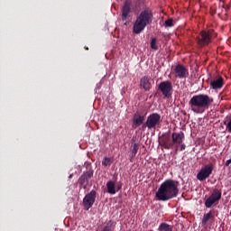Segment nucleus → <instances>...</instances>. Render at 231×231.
Wrapping results in <instances>:
<instances>
[{
    "label": "nucleus",
    "mask_w": 231,
    "mask_h": 231,
    "mask_svg": "<svg viewBox=\"0 0 231 231\" xmlns=\"http://www.w3.org/2000/svg\"><path fill=\"white\" fill-rule=\"evenodd\" d=\"M164 26H166L168 28L174 26V20H172V19L166 20L164 23Z\"/></svg>",
    "instance_id": "nucleus-25"
},
{
    "label": "nucleus",
    "mask_w": 231,
    "mask_h": 231,
    "mask_svg": "<svg viewBox=\"0 0 231 231\" xmlns=\"http://www.w3.org/2000/svg\"><path fill=\"white\" fill-rule=\"evenodd\" d=\"M158 89L161 90L163 97L170 98L172 95V83L169 80L162 81L158 86Z\"/></svg>",
    "instance_id": "nucleus-9"
},
{
    "label": "nucleus",
    "mask_w": 231,
    "mask_h": 231,
    "mask_svg": "<svg viewBox=\"0 0 231 231\" xmlns=\"http://www.w3.org/2000/svg\"><path fill=\"white\" fill-rule=\"evenodd\" d=\"M106 189H107L108 194H116V189L115 188V182H113V180H109L106 183Z\"/></svg>",
    "instance_id": "nucleus-18"
},
{
    "label": "nucleus",
    "mask_w": 231,
    "mask_h": 231,
    "mask_svg": "<svg viewBox=\"0 0 231 231\" xmlns=\"http://www.w3.org/2000/svg\"><path fill=\"white\" fill-rule=\"evenodd\" d=\"M209 197H211L215 201H219V199H221V190L215 189Z\"/></svg>",
    "instance_id": "nucleus-20"
},
{
    "label": "nucleus",
    "mask_w": 231,
    "mask_h": 231,
    "mask_svg": "<svg viewBox=\"0 0 231 231\" xmlns=\"http://www.w3.org/2000/svg\"><path fill=\"white\" fill-rule=\"evenodd\" d=\"M214 102V98L210 97L207 94H199L193 96L189 101V109L196 113V115H201L205 113L206 109H208L212 103Z\"/></svg>",
    "instance_id": "nucleus-2"
},
{
    "label": "nucleus",
    "mask_w": 231,
    "mask_h": 231,
    "mask_svg": "<svg viewBox=\"0 0 231 231\" xmlns=\"http://www.w3.org/2000/svg\"><path fill=\"white\" fill-rule=\"evenodd\" d=\"M217 200H215L213 198L209 197L208 199H206L205 201V207L207 208H211L212 205L216 203Z\"/></svg>",
    "instance_id": "nucleus-21"
},
{
    "label": "nucleus",
    "mask_w": 231,
    "mask_h": 231,
    "mask_svg": "<svg viewBox=\"0 0 231 231\" xmlns=\"http://www.w3.org/2000/svg\"><path fill=\"white\" fill-rule=\"evenodd\" d=\"M91 178H93V171L89 170L88 171H84L79 179V187L87 189L88 184L89 183V180H91Z\"/></svg>",
    "instance_id": "nucleus-11"
},
{
    "label": "nucleus",
    "mask_w": 231,
    "mask_h": 231,
    "mask_svg": "<svg viewBox=\"0 0 231 231\" xmlns=\"http://www.w3.org/2000/svg\"><path fill=\"white\" fill-rule=\"evenodd\" d=\"M230 163H231V159H229L226 162V167H228V165H230Z\"/></svg>",
    "instance_id": "nucleus-27"
},
{
    "label": "nucleus",
    "mask_w": 231,
    "mask_h": 231,
    "mask_svg": "<svg viewBox=\"0 0 231 231\" xmlns=\"http://www.w3.org/2000/svg\"><path fill=\"white\" fill-rule=\"evenodd\" d=\"M129 14H131V2L125 1L122 9V21H127Z\"/></svg>",
    "instance_id": "nucleus-15"
},
{
    "label": "nucleus",
    "mask_w": 231,
    "mask_h": 231,
    "mask_svg": "<svg viewBox=\"0 0 231 231\" xmlns=\"http://www.w3.org/2000/svg\"><path fill=\"white\" fill-rule=\"evenodd\" d=\"M102 165H104V167H109V165H111V159L105 157L102 161Z\"/></svg>",
    "instance_id": "nucleus-23"
},
{
    "label": "nucleus",
    "mask_w": 231,
    "mask_h": 231,
    "mask_svg": "<svg viewBox=\"0 0 231 231\" xmlns=\"http://www.w3.org/2000/svg\"><path fill=\"white\" fill-rule=\"evenodd\" d=\"M140 88L141 89H144V91H151V88H152V84H151V79L147 76L141 78Z\"/></svg>",
    "instance_id": "nucleus-13"
},
{
    "label": "nucleus",
    "mask_w": 231,
    "mask_h": 231,
    "mask_svg": "<svg viewBox=\"0 0 231 231\" xmlns=\"http://www.w3.org/2000/svg\"><path fill=\"white\" fill-rule=\"evenodd\" d=\"M210 219H214V215H212V211H209L203 216L201 226H207V224L208 223V221H210Z\"/></svg>",
    "instance_id": "nucleus-17"
},
{
    "label": "nucleus",
    "mask_w": 231,
    "mask_h": 231,
    "mask_svg": "<svg viewBox=\"0 0 231 231\" xmlns=\"http://www.w3.org/2000/svg\"><path fill=\"white\" fill-rule=\"evenodd\" d=\"M144 121L145 116H142L139 113L134 114L133 118V128L136 129V127H140Z\"/></svg>",
    "instance_id": "nucleus-14"
},
{
    "label": "nucleus",
    "mask_w": 231,
    "mask_h": 231,
    "mask_svg": "<svg viewBox=\"0 0 231 231\" xmlns=\"http://www.w3.org/2000/svg\"><path fill=\"white\" fill-rule=\"evenodd\" d=\"M85 50H89V48H88V47H85Z\"/></svg>",
    "instance_id": "nucleus-28"
},
{
    "label": "nucleus",
    "mask_w": 231,
    "mask_h": 231,
    "mask_svg": "<svg viewBox=\"0 0 231 231\" xmlns=\"http://www.w3.org/2000/svg\"><path fill=\"white\" fill-rule=\"evenodd\" d=\"M173 71L178 79H187L189 77V70L183 65L175 66Z\"/></svg>",
    "instance_id": "nucleus-12"
},
{
    "label": "nucleus",
    "mask_w": 231,
    "mask_h": 231,
    "mask_svg": "<svg viewBox=\"0 0 231 231\" xmlns=\"http://www.w3.org/2000/svg\"><path fill=\"white\" fill-rule=\"evenodd\" d=\"M152 19H154V15L152 14V10H151V8L147 7L143 10L134 23L133 33L140 35L149 24L152 23Z\"/></svg>",
    "instance_id": "nucleus-3"
},
{
    "label": "nucleus",
    "mask_w": 231,
    "mask_h": 231,
    "mask_svg": "<svg viewBox=\"0 0 231 231\" xmlns=\"http://www.w3.org/2000/svg\"><path fill=\"white\" fill-rule=\"evenodd\" d=\"M138 143H134V147L132 149V158H134V156H136L137 152H138Z\"/></svg>",
    "instance_id": "nucleus-24"
},
{
    "label": "nucleus",
    "mask_w": 231,
    "mask_h": 231,
    "mask_svg": "<svg viewBox=\"0 0 231 231\" xmlns=\"http://www.w3.org/2000/svg\"><path fill=\"white\" fill-rule=\"evenodd\" d=\"M224 125H226V130L227 133L231 134V117L229 118L228 122H224Z\"/></svg>",
    "instance_id": "nucleus-26"
},
{
    "label": "nucleus",
    "mask_w": 231,
    "mask_h": 231,
    "mask_svg": "<svg viewBox=\"0 0 231 231\" xmlns=\"http://www.w3.org/2000/svg\"><path fill=\"white\" fill-rule=\"evenodd\" d=\"M161 123L162 116L158 113H152L147 117L146 122L143 125L142 128L145 129V127H147L148 129H156V125H160Z\"/></svg>",
    "instance_id": "nucleus-6"
},
{
    "label": "nucleus",
    "mask_w": 231,
    "mask_h": 231,
    "mask_svg": "<svg viewBox=\"0 0 231 231\" xmlns=\"http://www.w3.org/2000/svg\"><path fill=\"white\" fill-rule=\"evenodd\" d=\"M159 140L160 145L163 149H174L172 139L171 140V135L169 134H162Z\"/></svg>",
    "instance_id": "nucleus-10"
},
{
    "label": "nucleus",
    "mask_w": 231,
    "mask_h": 231,
    "mask_svg": "<svg viewBox=\"0 0 231 231\" xmlns=\"http://www.w3.org/2000/svg\"><path fill=\"white\" fill-rule=\"evenodd\" d=\"M156 38H152V41H151V48L152 50H154V51H158V45L156 44Z\"/></svg>",
    "instance_id": "nucleus-22"
},
{
    "label": "nucleus",
    "mask_w": 231,
    "mask_h": 231,
    "mask_svg": "<svg viewBox=\"0 0 231 231\" xmlns=\"http://www.w3.org/2000/svg\"><path fill=\"white\" fill-rule=\"evenodd\" d=\"M96 199H97V191L95 189H92L83 199L84 210H89V208H91V207L95 205Z\"/></svg>",
    "instance_id": "nucleus-7"
},
{
    "label": "nucleus",
    "mask_w": 231,
    "mask_h": 231,
    "mask_svg": "<svg viewBox=\"0 0 231 231\" xmlns=\"http://www.w3.org/2000/svg\"><path fill=\"white\" fill-rule=\"evenodd\" d=\"M212 171H214V164L210 163L206 165L197 174V180H199V181H205L207 178H210Z\"/></svg>",
    "instance_id": "nucleus-8"
},
{
    "label": "nucleus",
    "mask_w": 231,
    "mask_h": 231,
    "mask_svg": "<svg viewBox=\"0 0 231 231\" xmlns=\"http://www.w3.org/2000/svg\"><path fill=\"white\" fill-rule=\"evenodd\" d=\"M159 231H172V226L167 223H162L158 228Z\"/></svg>",
    "instance_id": "nucleus-19"
},
{
    "label": "nucleus",
    "mask_w": 231,
    "mask_h": 231,
    "mask_svg": "<svg viewBox=\"0 0 231 231\" xmlns=\"http://www.w3.org/2000/svg\"><path fill=\"white\" fill-rule=\"evenodd\" d=\"M216 35L217 34L213 30L202 31L197 38L199 46H207V44H210L212 38L216 37Z\"/></svg>",
    "instance_id": "nucleus-5"
},
{
    "label": "nucleus",
    "mask_w": 231,
    "mask_h": 231,
    "mask_svg": "<svg viewBox=\"0 0 231 231\" xmlns=\"http://www.w3.org/2000/svg\"><path fill=\"white\" fill-rule=\"evenodd\" d=\"M185 140V134L183 132H174L171 134V142L173 143V148H175V152H178V149L180 151H185L187 145L183 143Z\"/></svg>",
    "instance_id": "nucleus-4"
},
{
    "label": "nucleus",
    "mask_w": 231,
    "mask_h": 231,
    "mask_svg": "<svg viewBox=\"0 0 231 231\" xmlns=\"http://www.w3.org/2000/svg\"><path fill=\"white\" fill-rule=\"evenodd\" d=\"M178 185H180V183L176 180L171 179L166 180L158 189L155 194L156 198L159 199V201H169V199L176 198L180 193Z\"/></svg>",
    "instance_id": "nucleus-1"
},
{
    "label": "nucleus",
    "mask_w": 231,
    "mask_h": 231,
    "mask_svg": "<svg viewBox=\"0 0 231 231\" xmlns=\"http://www.w3.org/2000/svg\"><path fill=\"white\" fill-rule=\"evenodd\" d=\"M225 84L223 78L217 77V79L210 81L211 89H221Z\"/></svg>",
    "instance_id": "nucleus-16"
}]
</instances>
